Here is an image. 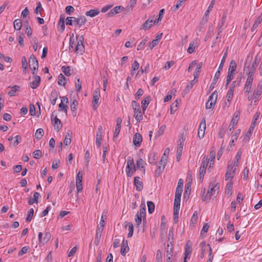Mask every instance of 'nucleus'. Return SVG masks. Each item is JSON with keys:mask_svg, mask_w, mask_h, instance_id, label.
<instances>
[{"mask_svg": "<svg viewBox=\"0 0 262 262\" xmlns=\"http://www.w3.org/2000/svg\"><path fill=\"white\" fill-rule=\"evenodd\" d=\"M219 189V183H215V182H211L209 183V189L207 191V193L204 195L203 194L202 196V200L203 201H205L207 200H209L212 195L215 194L216 190Z\"/></svg>", "mask_w": 262, "mask_h": 262, "instance_id": "obj_1", "label": "nucleus"}, {"mask_svg": "<svg viewBox=\"0 0 262 262\" xmlns=\"http://www.w3.org/2000/svg\"><path fill=\"white\" fill-rule=\"evenodd\" d=\"M181 195L175 194V198L173 204V222L177 224L179 219V211L180 207Z\"/></svg>", "mask_w": 262, "mask_h": 262, "instance_id": "obj_2", "label": "nucleus"}, {"mask_svg": "<svg viewBox=\"0 0 262 262\" xmlns=\"http://www.w3.org/2000/svg\"><path fill=\"white\" fill-rule=\"evenodd\" d=\"M132 104L134 110V117L137 122H140L143 119L142 113L140 109V105L135 100L132 101Z\"/></svg>", "mask_w": 262, "mask_h": 262, "instance_id": "obj_3", "label": "nucleus"}, {"mask_svg": "<svg viewBox=\"0 0 262 262\" xmlns=\"http://www.w3.org/2000/svg\"><path fill=\"white\" fill-rule=\"evenodd\" d=\"M29 64L30 69L32 72V74L33 75L37 74L36 72L38 71V60L34 55L30 56L29 60Z\"/></svg>", "mask_w": 262, "mask_h": 262, "instance_id": "obj_4", "label": "nucleus"}, {"mask_svg": "<svg viewBox=\"0 0 262 262\" xmlns=\"http://www.w3.org/2000/svg\"><path fill=\"white\" fill-rule=\"evenodd\" d=\"M208 163V157L207 156H204L202 158V163L200 168L199 178L200 179H202L204 178Z\"/></svg>", "mask_w": 262, "mask_h": 262, "instance_id": "obj_5", "label": "nucleus"}, {"mask_svg": "<svg viewBox=\"0 0 262 262\" xmlns=\"http://www.w3.org/2000/svg\"><path fill=\"white\" fill-rule=\"evenodd\" d=\"M232 163L230 162L228 163L227 172L225 174V180L226 181L229 179H231L232 180L235 174V170L236 169V168L233 167V166H232Z\"/></svg>", "mask_w": 262, "mask_h": 262, "instance_id": "obj_6", "label": "nucleus"}, {"mask_svg": "<svg viewBox=\"0 0 262 262\" xmlns=\"http://www.w3.org/2000/svg\"><path fill=\"white\" fill-rule=\"evenodd\" d=\"M253 72H249L248 76L247 79V80H246V82L244 88V91L245 93H250V90L251 89L252 83V82L253 80Z\"/></svg>", "mask_w": 262, "mask_h": 262, "instance_id": "obj_7", "label": "nucleus"}, {"mask_svg": "<svg viewBox=\"0 0 262 262\" xmlns=\"http://www.w3.org/2000/svg\"><path fill=\"white\" fill-rule=\"evenodd\" d=\"M93 96V98L92 103L93 106V109L96 110L97 109V104L100 96L99 89H97L94 91Z\"/></svg>", "mask_w": 262, "mask_h": 262, "instance_id": "obj_8", "label": "nucleus"}, {"mask_svg": "<svg viewBox=\"0 0 262 262\" xmlns=\"http://www.w3.org/2000/svg\"><path fill=\"white\" fill-rule=\"evenodd\" d=\"M76 188L78 192H79L82 190V172L81 171H79L76 176Z\"/></svg>", "mask_w": 262, "mask_h": 262, "instance_id": "obj_9", "label": "nucleus"}, {"mask_svg": "<svg viewBox=\"0 0 262 262\" xmlns=\"http://www.w3.org/2000/svg\"><path fill=\"white\" fill-rule=\"evenodd\" d=\"M124 10V8L121 6H116L113 8L109 12H108L106 15L107 17H113L116 14L121 12Z\"/></svg>", "mask_w": 262, "mask_h": 262, "instance_id": "obj_10", "label": "nucleus"}, {"mask_svg": "<svg viewBox=\"0 0 262 262\" xmlns=\"http://www.w3.org/2000/svg\"><path fill=\"white\" fill-rule=\"evenodd\" d=\"M102 137V127L101 126H99L96 135V144L98 147H100L101 146Z\"/></svg>", "mask_w": 262, "mask_h": 262, "instance_id": "obj_11", "label": "nucleus"}, {"mask_svg": "<svg viewBox=\"0 0 262 262\" xmlns=\"http://www.w3.org/2000/svg\"><path fill=\"white\" fill-rule=\"evenodd\" d=\"M142 141V137L141 135L139 133H136L133 136V143L134 144L139 147L141 146V143Z\"/></svg>", "mask_w": 262, "mask_h": 262, "instance_id": "obj_12", "label": "nucleus"}, {"mask_svg": "<svg viewBox=\"0 0 262 262\" xmlns=\"http://www.w3.org/2000/svg\"><path fill=\"white\" fill-rule=\"evenodd\" d=\"M262 93V82L258 83L257 86V89L255 92H254L253 95L254 96V98L255 99L254 102H256L258 101L259 96L261 95Z\"/></svg>", "mask_w": 262, "mask_h": 262, "instance_id": "obj_13", "label": "nucleus"}, {"mask_svg": "<svg viewBox=\"0 0 262 262\" xmlns=\"http://www.w3.org/2000/svg\"><path fill=\"white\" fill-rule=\"evenodd\" d=\"M73 21L74 22H75L76 24L78 26V27L80 28L82 25H84V24L86 23V19L85 16H80L78 17H73Z\"/></svg>", "mask_w": 262, "mask_h": 262, "instance_id": "obj_14", "label": "nucleus"}, {"mask_svg": "<svg viewBox=\"0 0 262 262\" xmlns=\"http://www.w3.org/2000/svg\"><path fill=\"white\" fill-rule=\"evenodd\" d=\"M140 178L139 177H135L134 178V185L137 191H140L143 189V184L140 180Z\"/></svg>", "mask_w": 262, "mask_h": 262, "instance_id": "obj_15", "label": "nucleus"}, {"mask_svg": "<svg viewBox=\"0 0 262 262\" xmlns=\"http://www.w3.org/2000/svg\"><path fill=\"white\" fill-rule=\"evenodd\" d=\"M220 75H221V74L219 73V71L216 72V73L214 75V77L212 80V81L209 86L208 93H210L214 88L215 85L216 83V82L220 76Z\"/></svg>", "mask_w": 262, "mask_h": 262, "instance_id": "obj_16", "label": "nucleus"}, {"mask_svg": "<svg viewBox=\"0 0 262 262\" xmlns=\"http://www.w3.org/2000/svg\"><path fill=\"white\" fill-rule=\"evenodd\" d=\"M226 18H227L226 13H224V14L223 15V16L221 18V22L218 25V27H217V31H218L217 35H220V33H221L222 32V30L224 28V24H225V23L226 20Z\"/></svg>", "mask_w": 262, "mask_h": 262, "instance_id": "obj_17", "label": "nucleus"}, {"mask_svg": "<svg viewBox=\"0 0 262 262\" xmlns=\"http://www.w3.org/2000/svg\"><path fill=\"white\" fill-rule=\"evenodd\" d=\"M129 248L128 246L127 240L123 239L121 247V253L122 255L125 256L126 253L129 251Z\"/></svg>", "mask_w": 262, "mask_h": 262, "instance_id": "obj_18", "label": "nucleus"}, {"mask_svg": "<svg viewBox=\"0 0 262 262\" xmlns=\"http://www.w3.org/2000/svg\"><path fill=\"white\" fill-rule=\"evenodd\" d=\"M58 96V93L57 91L56 90H52L50 95V99L53 105H55Z\"/></svg>", "mask_w": 262, "mask_h": 262, "instance_id": "obj_19", "label": "nucleus"}, {"mask_svg": "<svg viewBox=\"0 0 262 262\" xmlns=\"http://www.w3.org/2000/svg\"><path fill=\"white\" fill-rule=\"evenodd\" d=\"M126 169L136 170V166L134 163V161L133 158L129 157L127 160V165Z\"/></svg>", "mask_w": 262, "mask_h": 262, "instance_id": "obj_20", "label": "nucleus"}, {"mask_svg": "<svg viewBox=\"0 0 262 262\" xmlns=\"http://www.w3.org/2000/svg\"><path fill=\"white\" fill-rule=\"evenodd\" d=\"M117 124L115 132L114 133V138L117 137L120 131L121 124L122 123V120L120 117H118L116 119Z\"/></svg>", "mask_w": 262, "mask_h": 262, "instance_id": "obj_21", "label": "nucleus"}, {"mask_svg": "<svg viewBox=\"0 0 262 262\" xmlns=\"http://www.w3.org/2000/svg\"><path fill=\"white\" fill-rule=\"evenodd\" d=\"M103 230V228L101 227H97L96 233L94 243L96 245H98L100 242V238L101 236V233Z\"/></svg>", "mask_w": 262, "mask_h": 262, "instance_id": "obj_22", "label": "nucleus"}, {"mask_svg": "<svg viewBox=\"0 0 262 262\" xmlns=\"http://www.w3.org/2000/svg\"><path fill=\"white\" fill-rule=\"evenodd\" d=\"M34 75L35 76L34 80L30 82V86L33 89H36L40 82V77L39 76H37L36 74Z\"/></svg>", "mask_w": 262, "mask_h": 262, "instance_id": "obj_23", "label": "nucleus"}, {"mask_svg": "<svg viewBox=\"0 0 262 262\" xmlns=\"http://www.w3.org/2000/svg\"><path fill=\"white\" fill-rule=\"evenodd\" d=\"M233 187V182L230 180L226 184L225 194L228 197L232 195V190Z\"/></svg>", "mask_w": 262, "mask_h": 262, "instance_id": "obj_24", "label": "nucleus"}, {"mask_svg": "<svg viewBox=\"0 0 262 262\" xmlns=\"http://www.w3.org/2000/svg\"><path fill=\"white\" fill-rule=\"evenodd\" d=\"M8 88H10L11 90L8 93V95L10 96H14L16 95V93L19 92L20 90V86L17 85H15L12 86H9Z\"/></svg>", "mask_w": 262, "mask_h": 262, "instance_id": "obj_25", "label": "nucleus"}, {"mask_svg": "<svg viewBox=\"0 0 262 262\" xmlns=\"http://www.w3.org/2000/svg\"><path fill=\"white\" fill-rule=\"evenodd\" d=\"M153 23V19L148 18L147 20H146L144 23H143L140 29H143L145 31L148 30L152 26V23Z\"/></svg>", "mask_w": 262, "mask_h": 262, "instance_id": "obj_26", "label": "nucleus"}, {"mask_svg": "<svg viewBox=\"0 0 262 262\" xmlns=\"http://www.w3.org/2000/svg\"><path fill=\"white\" fill-rule=\"evenodd\" d=\"M158 159L157 154L154 151L150 152L148 156V162L149 163L155 165Z\"/></svg>", "mask_w": 262, "mask_h": 262, "instance_id": "obj_27", "label": "nucleus"}, {"mask_svg": "<svg viewBox=\"0 0 262 262\" xmlns=\"http://www.w3.org/2000/svg\"><path fill=\"white\" fill-rule=\"evenodd\" d=\"M183 187V180L182 179H180L178 181V186L176 188L175 194H178L180 195H182Z\"/></svg>", "mask_w": 262, "mask_h": 262, "instance_id": "obj_28", "label": "nucleus"}, {"mask_svg": "<svg viewBox=\"0 0 262 262\" xmlns=\"http://www.w3.org/2000/svg\"><path fill=\"white\" fill-rule=\"evenodd\" d=\"M150 100V96H147L143 100H142L141 104H142V110L143 111V113H144L148 105L149 104Z\"/></svg>", "mask_w": 262, "mask_h": 262, "instance_id": "obj_29", "label": "nucleus"}, {"mask_svg": "<svg viewBox=\"0 0 262 262\" xmlns=\"http://www.w3.org/2000/svg\"><path fill=\"white\" fill-rule=\"evenodd\" d=\"M262 21V13H261L260 15L256 19L254 24L253 25V26L251 28V31L254 32L256 30L259 24H260L261 22Z\"/></svg>", "mask_w": 262, "mask_h": 262, "instance_id": "obj_30", "label": "nucleus"}, {"mask_svg": "<svg viewBox=\"0 0 262 262\" xmlns=\"http://www.w3.org/2000/svg\"><path fill=\"white\" fill-rule=\"evenodd\" d=\"M54 125L55 127V128L56 129L57 132L59 131L61 127H62V124L60 120H59L57 116H56L54 117Z\"/></svg>", "mask_w": 262, "mask_h": 262, "instance_id": "obj_31", "label": "nucleus"}, {"mask_svg": "<svg viewBox=\"0 0 262 262\" xmlns=\"http://www.w3.org/2000/svg\"><path fill=\"white\" fill-rule=\"evenodd\" d=\"M197 44V41L196 40H192L189 44V47L187 49V52L189 54H191L195 52V48Z\"/></svg>", "mask_w": 262, "mask_h": 262, "instance_id": "obj_32", "label": "nucleus"}, {"mask_svg": "<svg viewBox=\"0 0 262 262\" xmlns=\"http://www.w3.org/2000/svg\"><path fill=\"white\" fill-rule=\"evenodd\" d=\"M78 105V102L76 100H73L71 103V109L72 112L73 116L75 117L76 115L77 106Z\"/></svg>", "mask_w": 262, "mask_h": 262, "instance_id": "obj_33", "label": "nucleus"}, {"mask_svg": "<svg viewBox=\"0 0 262 262\" xmlns=\"http://www.w3.org/2000/svg\"><path fill=\"white\" fill-rule=\"evenodd\" d=\"M14 139H15V140H14L12 144H13V145L15 147L18 144L19 142L21 141V138L19 135H16L14 137H9L8 138V140L12 141Z\"/></svg>", "mask_w": 262, "mask_h": 262, "instance_id": "obj_34", "label": "nucleus"}, {"mask_svg": "<svg viewBox=\"0 0 262 262\" xmlns=\"http://www.w3.org/2000/svg\"><path fill=\"white\" fill-rule=\"evenodd\" d=\"M128 227L129 232L127 234V237H131L133 236V232H134V226L132 223L127 222L126 225H125V228H127Z\"/></svg>", "mask_w": 262, "mask_h": 262, "instance_id": "obj_35", "label": "nucleus"}, {"mask_svg": "<svg viewBox=\"0 0 262 262\" xmlns=\"http://www.w3.org/2000/svg\"><path fill=\"white\" fill-rule=\"evenodd\" d=\"M72 132L69 130L67 133L64 140V143L66 145H70L71 142Z\"/></svg>", "mask_w": 262, "mask_h": 262, "instance_id": "obj_36", "label": "nucleus"}, {"mask_svg": "<svg viewBox=\"0 0 262 262\" xmlns=\"http://www.w3.org/2000/svg\"><path fill=\"white\" fill-rule=\"evenodd\" d=\"M67 83V78L61 73L58 77V84L60 85L65 86Z\"/></svg>", "mask_w": 262, "mask_h": 262, "instance_id": "obj_37", "label": "nucleus"}, {"mask_svg": "<svg viewBox=\"0 0 262 262\" xmlns=\"http://www.w3.org/2000/svg\"><path fill=\"white\" fill-rule=\"evenodd\" d=\"M100 11L98 9H91L85 13V15L88 16L93 17L97 15L99 13Z\"/></svg>", "mask_w": 262, "mask_h": 262, "instance_id": "obj_38", "label": "nucleus"}, {"mask_svg": "<svg viewBox=\"0 0 262 262\" xmlns=\"http://www.w3.org/2000/svg\"><path fill=\"white\" fill-rule=\"evenodd\" d=\"M183 147V142H180V143L178 144V146L177 147V160L178 161H179V158L182 155Z\"/></svg>", "mask_w": 262, "mask_h": 262, "instance_id": "obj_39", "label": "nucleus"}, {"mask_svg": "<svg viewBox=\"0 0 262 262\" xmlns=\"http://www.w3.org/2000/svg\"><path fill=\"white\" fill-rule=\"evenodd\" d=\"M39 196H40V194L38 192H34V194H33L34 198H30L29 199V200L28 201V204L29 205H32L35 202L37 203L38 202L37 200L38 199Z\"/></svg>", "mask_w": 262, "mask_h": 262, "instance_id": "obj_40", "label": "nucleus"}, {"mask_svg": "<svg viewBox=\"0 0 262 262\" xmlns=\"http://www.w3.org/2000/svg\"><path fill=\"white\" fill-rule=\"evenodd\" d=\"M84 46L83 45V43H80V42L78 41L77 44L75 48V51L77 53L80 52L81 54L84 52Z\"/></svg>", "mask_w": 262, "mask_h": 262, "instance_id": "obj_41", "label": "nucleus"}, {"mask_svg": "<svg viewBox=\"0 0 262 262\" xmlns=\"http://www.w3.org/2000/svg\"><path fill=\"white\" fill-rule=\"evenodd\" d=\"M65 16L62 14L60 16V19L58 22V25L60 27L61 32H63L65 29L64 25Z\"/></svg>", "mask_w": 262, "mask_h": 262, "instance_id": "obj_42", "label": "nucleus"}, {"mask_svg": "<svg viewBox=\"0 0 262 262\" xmlns=\"http://www.w3.org/2000/svg\"><path fill=\"white\" fill-rule=\"evenodd\" d=\"M202 66H203V63L202 62H200L198 64V66L195 70V71L193 73L194 79H196V78H198L199 77V76L200 75V72H201L200 69L202 67Z\"/></svg>", "mask_w": 262, "mask_h": 262, "instance_id": "obj_43", "label": "nucleus"}, {"mask_svg": "<svg viewBox=\"0 0 262 262\" xmlns=\"http://www.w3.org/2000/svg\"><path fill=\"white\" fill-rule=\"evenodd\" d=\"M195 80V79H194L193 80H191L190 83L186 86L185 89L183 90V93L186 94L190 91L192 88L194 83L196 82Z\"/></svg>", "mask_w": 262, "mask_h": 262, "instance_id": "obj_44", "label": "nucleus"}, {"mask_svg": "<svg viewBox=\"0 0 262 262\" xmlns=\"http://www.w3.org/2000/svg\"><path fill=\"white\" fill-rule=\"evenodd\" d=\"M236 63L234 60H232L229 64V67L228 69V72L233 73L236 71Z\"/></svg>", "mask_w": 262, "mask_h": 262, "instance_id": "obj_45", "label": "nucleus"}, {"mask_svg": "<svg viewBox=\"0 0 262 262\" xmlns=\"http://www.w3.org/2000/svg\"><path fill=\"white\" fill-rule=\"evenodd\" d=\"M43 130L42 128H38L35 132V137L37 140H40L43 136Z\"/></svg>", "mask_w": 262, "mask_h": 262, "instance_id": "obj_46", "label": "nucleus"}, {"mask_svg": "<svg viewBox=\"0 0 262 262\" xmlns=\"http://www.w3.org/2000/svg\"><path fill=\"white\" fill-rule=\"evenodd\" d=\"M191 245H189V242H188L185 245V253L184 255L186 257H189L191 253Z\"/></svg>", "mask_w": 262, "mask_h": 262, "instance_id": "obj_47", "label": "nucleus"}, {"mask_svg": "<svg viewBox=\"0 0 262 262\" xmlns=\"http://www.w3.org/2000/svg\"><path fill=\"white\" fill-rule=\"evenodd\" d=\"M25 23L26 24V25H25V26L26 27L25 32L28 37H30L32 34L31 28L29 25L28 20H26Z\"/></svg>", "mask_w": 262, "mask_h": 262, "instance_id": "obj_48", "label": "nucleus"}, {"mask_svg": "<svg viewBox=\"0 0 262 262\" xmlns=\"http://www.w3.org/2000/svg\"><path fill=\"white\" fill-rule=\"evenodd\" d=\"M14 28L16 30H20L22 27V23L20 19H15L13 23Z\"/></svg>", "mask_w": 262, "mask_h": 262, "instance_id": "obj_49", "label": "nucleus"}, {"mask_svg": "<svg viewBox=\"0 0 262 262\" xmlns=\"http://www.w3.org/2000/svg\"><path fill=\"white\" fill-rule=\"evenodd\" d=\"M215 0L211 1V3L210 4L207 10L206 11V12L205 13L204 18L205 17V18L206 19H207V16L208 15L210 11H211L212 8L213 7V5L215 4Z\"/></svg>", "mask_w": 262, "mask_h": 262, "instance_id": "obj_50", "label": "nucleus"}, {"mask_svg": "<svg viewBox=\"0 0 262 262\" xmlns=\"http://www.w3.org/2000/svg\"><path fill=\"white\" fill-rule=\"evenodd\" d=\"M148 211L149 214L152 213L155 210V204L151 201H147V202Z\"/></svg>", "mask_w": 262, "mask_h": 262, "instance_id": "obj_51", "label": "nucleus"}, {"mask_svg": "<svg viewBox=\"0 0 262 262\" xmlns=\"http://www.w3.org/2000/svg\"><path fill=\"white\" fill-rule=\"evenodd\" d=\"M191 183L188 182L185 186V190L184 193V198H186V196L189 198L190 194L191 188H190Z\"/></svg>", "mask_w": 262, "mask_h": 262, "instance_id": "obj_52", "label": "nucleus"}, {"mask_svg": "<svg viewBox=\"0 0 262 262\" xmlns=\"http://www.w3.org/2000/svg\"><path fill=\"white\" fill-rule=\"evenodd\" d=\"M260 60V57H259L258 55L255 56L254 61L252 64V68L253 69V70H255L256 69V67H257L259 63Z\"/></svg>", "mask_w": 262, "mask_h": 262, "instance_id": "obj_53", "label": "nucleus"}, {"mask_svg": "<svg viewBox=\"0 0 262 262\" xmlns=\"http://www.w3.org/2000/svg\"><path fill=\"white\" fill-rule=\"evenodd\" d=\"M34 214V209L33 208H31L29 209L27 213V215L26 217L27 222H30L32 219Z\"/></svg>", "mask_w": 262, "mask_h": 262, "instance_id": "obj_54", "label": "nucleus"}, {"mask_svg": "<svg viewBox=\"0 0 262 262\" xmlns=\"http://www.w3.org/2000/svg\"><path fill=\"white\" fill-rule=\"evenodd\" d=\"M51 234L49 232H46L45 233V236L42 239V245H44L45 244L47 243V242L51 238Z\"/></svg>", "mask_w": 262, "mask_h": 262, "instance_id": "obj_55", "label": "nucleus"}, {"mask_svg": "<svg viewBox=\"0 0 262 262\" xmlns=\"http://www.w3.org/2000/svg\"><path fill=\"white\" fill-rule=\"evenodd\" d=\"M168 242H169V244H172L173 242V228L170 229L168 233Z\"/></svg>", "mask_w": 262, "mask_h": 262, "instance_id": "obj_56", "label": "nucleus"}, {"mask_svg": "<svg viewBox=\"0 0 262 262\" xmlns=\"http://www.w3.org/2000/svg\"><path fill=\"white\" fill-rule=\"evenodd\" d=\"M209 228V225L208 224V223H205L203 228L202 229V230L201 231V235L203 236H205L206 235V233L207 232L208 229Z\"/></svg>", "mask_w": 262, "mask_h": 262, "instance_id": "obj_57", "label": "nucleus"}, {"mask_svg": "<svg viewBox=\"0 0 262 262\" xmlns=\"http://www.w3.org/2000/svg\"><path fill=\"white\" fill-rule=\"evenodd\" d=\"M61 70L62 72L64 74L67 76H70L71 75V69L70 67H62L61 68Z\"/></svg>", "mask_w": 262, "mask_h": 262, "instance_id": "obj_58", "label": "nucleus"}, {"mask_svg": "<svg viewBox=\"0 0 262 262\" xmlns=\"http://www.w3.org/2000/svg\"><path fill=\"white\" fill-rule=\"evenodd\" d=\"M138 213L140 216H141L142 217H146V208L145 205H143V206L141 205L140 212Z\"/></svg>", "mask_w": 262, "mask_h": 262, "instance_id": "obj_59", "label": "nucleus"}, {"mask_svg": "<svg viewBox=\"0 0 262 262\" xmlns=\"http://www.w3.org/2000/svg\"><path fill=\"white\" fill-rule=\"evenodd\" d=\"M206 127H201V125H200L198 131V136L200 139H202L204 137L205 130Z\"/></svg>", "mask_w": 262, "mask_h": 262, "instance_id": "obj_60", "label": "nucleus"}, {"mask_svg": "<svg viewBox=\"0 0 262 262\" xmlns=\"http://www.w3.org/2000/svg\"><path fill=\"white\" fill-rule=\"evenodd\" d=\"M217 98V92L216 91H215L209 97L207 101L210 102V101H213V100L216 101Z\"/></svg>", "mask_w": 262, "mask_h": 262, "instance_id": "obj_61", "label": "nucleus"}, {"mask_svg": "<svg viewBox=\"0 0 262 262\" xmlns=\"http://www.w3.org/2000/svg\"><path fill=\"white\" fill-rule=\"evenodd\" d=\"M149 38L146 36L144 39H143L141 42L138 45L137 50H140L142 47H143L146 43L148 41Z\"/></svg>", "mask_w": 262, "mask_h": 262, "instance_id": "obj_62", "label": "nucleus"}, {"mask_svg": "<svg viewBox=\"0 0 262 262\" xmlns=\"http://www.w3.org/2000/svg\"><path fill=\"white\" fill-rule=\"evenodd\" d=\"M233 91H234L229 89L227 92V95H226L227 100L229 102V104L230 103V102L233 97Z\"/></svg>", "mask_w": 262, "mask_h": 262, "instance_id": "obj_63", "label": "nucleus"}, {"mask_svg": "<svg viewBox=\"0 0 262 262\" xmlns=\"http://www.w3.org/2000/svg\"><path fill=\"white\" fill-rule=\"evenodd\" d=\"M59 110L64 112L66 114L67 113L68 106L67 105H64L63 103L60 102L58 105Z\"/></svg>", "mask_w": 262, "mask_h": 262, "instance_id": "obj_64", "label": "nucleus"}]
</instances>
